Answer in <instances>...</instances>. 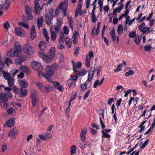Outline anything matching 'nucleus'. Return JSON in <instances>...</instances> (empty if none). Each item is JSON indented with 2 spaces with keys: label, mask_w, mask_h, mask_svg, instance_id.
Listing matches in <instances>:
<instances>
[{
  "label": "nucleus",
  "mask_w": 155,
  "mask_h": 155,
  "mask_svg": "<svg viewBox=\"0 0 155 155\" xmlns=\"http://www.w3.org/2000/svg\"><path fill=\"white\" fill-rule=\"evenodd\" d=\"M110 35L113 41H115L116 40V35L114 30H113L110 32Z\"/></svg>",
  "instance_id": "a18cd8bd"
},
{
  "label": "nucleus",
  "mask_w": 155,
  "mask_h": 155,
  "mask_svg": "<svg viewBox=\"0 0 155 155\" xmlns=\"http://www.w3.org/2000/svg\"><path fill=\"white\" fill-rule=\"evenodd\" d=\"M70 110V109L69 107L68 106L66 109L65 111V114L66 116L68 117L70 116L69 112Z\"/></svg>",
  "instance_id": "0e129e2a"
},
{
  "label": "nucleus",
  "mask_w": 155,
  "mask_h": 155,
  "mask_svg": "<svg viewBox=\"0 0 155 155\" xmlns=\"http://www.w3.org/2000/svg\"><path fill=\"white\" fill-rule=\"evenodd\" d=\"M20 51V49L19 48L11 50L7 52V55L8 56L11 58L16 57L18 55Z\"/></svg>",
  "instance_id": "20e7f679"
},
{
  "label": "nucleus",
  "mask_w": 155,
  "mask_h": 155,
  "mask_svg": "<svg viewBox=\"0 0 155 155\" xmlns=\"http://www.w3.org/2000/svg\"><path fill=\"white\" fill-rule=\"evenodd\" d=\"M79 35V34L77 32H75L74 33L72 37L73 42L74 44L77 43Z\"/></svg>",
  "instance_id": "393cba45"
},
{
  "label": "nucleus",
  "mask_w": 155,
  "mask_h": 155,
  "mask_svg": "<svg viewBox=\"0 0 155 155\" xmlns=\"http://www.w3.org/2000/svg\"><path fill=\"white\" fill-rule=\"evenodd\" d=\"M3 77L6 80H7L12 78L11 74L8 72H5L3 74Z\"/></svg>",
  "instance_id": "4c0bfd02"
},
{
  "label": "nucleus",
  "mask_w": 155,
  "mask_h": 155,
  "mask_svg": "<svg viewBox=\"0 0 155 155\" xmlns=\"http://www.w3.org/2000/svg\"><path fill=\"white\" fill-rule=\"evenodd\" d=\"M14 78L12 77L7 80L9 87H12L14 85Z\"/></svg>",
  "instance_id": "473e14b6"
},
{
  "label": "nucleus",
  "mask_w": 155,
  "mask_h": 155,
  "mask_svg": "<svg viewBox=\"0 0 155 155\" xmlns=\"http://www.w3.org/2000/svg\"><path fill=\"white\" fill-rule=\"evenodd\" d=\"M31 38L32 39H33L35 37H36V35L35 28L34 25L31 26Z\"/></svg>",
  "instance_id": "aec40b11"
},
{
  "label": "nucleus",
  "mask_w": 155,
  "mask_h": 155,
  "mask_svg": "<svg viewBox=\"0 0 155 155\" xmlns=\"http://www.w3.org/2000/svg\"><path fill=\"white\" fill-rule=\"evenodd\" d=\"M46 73L45 74L47 76H52L54 73V68L51 66H47L46 68Z\"/></svg>",
  "instance_id": "4468645a"
},
{
  "label": "nucleus",
  "mask_w": 155,
  "mask_h": 155,
  "mask_svg": "<svg viewBox=\"0 0 155 155\" xmlns=\"http://www.w3.org/2000/svg\"><path fill=\"white\" fill-rule=\"evenodd\" d=\"M12 59L6 57L5 62L6 64L8 66L12 63Z\"/></svg>",
  "instance_id": "37998d69"
},
{
  "label": "nucleus",
  "mask_w": 155,
  "mask_h": 155,
  "mask_svg": "<svg viewBox=\"0 0 155 155\" xmlns=\"http://www.w3.org/2000/svg\"><path fill=\"white\" fill-rule=\"evenodd\" d=\"M94 53L93 51H90L88 54L86 56L85 62V66L88 68L90 66V62L91 58L93 57Z\"/></svg>",
  "instance_id": "39448f33"
},
{
  "label": "nucleus",
  "mask_w": 155,
  "mask_h": 155,
  "mask_svg": "<svg viewBox=\"0 0 155 155\" xmlns=\"http://www.w3.org/2000/svg\"><path fill=\"white\" fill-rule=\"evenodd\" d=\"M38 46L41 51H43L47 47V45L45 42L41 41L40 42Z\"/></svg>",
  "instance_id": "b1692460"
},
{
  "label": "nucleus",
  "mask_w": 155,
  "mask_h": 155,
  "mask_svg": "<svg viewBox=\"0 0 155 155\" xmlns=\"http://www.w3.org/2000/svg\"><path fill=\"white\" fill-rule=\"evenodd\" d=\"M87 146H91V143L89 141H87L85 144L82 145L80 147V148L81 150V152L82 153H83L84 152V150L86 148Z\"/></svg>",
  "instance_id": "7c9ffc66"
},
{
  "label": "nucleus",
  "mask_w": 155,
  "mask_h": 155,
  "mask_svg": "<svg viewBox=\"0 0 155 155\" xmlns=\"http://www.w3.org/2000/svg\"><path fill=\"white\" fill-rule=\"evenodd\" d=\"M43 34L45 38L47 41H48L49 37L48 35V32L45 28H44L43 30Z\"/></svg>",
  "instance_id": "a19ab883"
},
{
  "label": "nucleus",
  "mask_w": 155,
  "mask_h": 155,
  "mask_svg": "<svg viewBox=\"0 0 155 155\" xmlns=\"http://www.w3.org/2000/svg\"><path fill=\"white\" fill-rule=\"evenodd\" d=\"M111 109L112 113L114 114L113 117L114 118L115 123H116L117 122V114L115 112V106L114 104L112 105Z\"/></svg>",
  "instance_id": "412c9836"
},
{
  "label": "nucleus",
  "mask_w": 155,
  "mask_h": 155,
  "mask_svg": "<svg viewBox=\"0 0 155 155\" xmlns=\"http://www.w3.org/2000/svg\"><path fill=\"white\" fill-rule=\"evenodd\" d=\"M91 21L93 23H95L97 19L96 18L95 15V14H91Z\"/></svg>",
  "instance_id": "603ef678"
},
{
  "label": "nucleus",
  "mask_w": 155,
  "mask_h": 155,
  "mask_svg": "<svg viewBox=\"0 0 155 155\" xmlns=\"http://www.w3.org/2000/svg\"><path fill=\"white\" fill-rule=\"evenodd\" d=\"M65 41L67 46L69 48H70L72 44V41L69 38H66L65 39Z\"/></svg>",
  "instance_id": "72a5a7b5"
},
{
  "label": "nucleus",
  "mask_w": 155,
  "mask_h": 155,
  "mask_svg": "<svg viewBox=\"0 0 155 155\" xmlns=\"http://www.w3.org/2000/svg\"><path fill=\"white\" fill-rule=\"evenodd\" d=\"M88 84V83H87L85 82L84 84H82L81 85V87L82 91H84L86 90Z\"/></svg>",
  "instance_id": "de8ad7c7"
},
{
  "label": "nucleus",
  "mask_w": 155,
  "mask_h": 155,
  "mask_svg": "<svg viewBox=\"0 0 155 155\" xmlns=\"http://www.w3.org/2000/svg\"><path fill=\"white\" fill-rule=\"evenodd\" d=\"M55 50V49L54 47H52L48 53L47 58L48 60H49L50 62L51 60L54 58L55 55L54 53Z\"/></svg>",
  "instance_id": "1a4fd4ad"
},
{
  "label": "nucleus",
  "mask_w": 155,
  "mask_h": 155,
  "mask_svg": "<svg viewBox=\"0 0 155 155\" xmlns=\"http://www.w3.org/2000/svg\"><path fill=\"white\" fill-rule=\"evenodd\" d=\"M17 129L15 127H14L9 130V133L8 134V136L10 138L15 139V137L14 136V135H17Z\"/></svg>",
  "instance_id": "2eb2a0df"
},
{
  "label": "nucleus",
  "mask_w": 155,
  "mask_h": 155,
  "mask_svg": "<svg viewBox=\"0 0 155 155\" xmlns=\"http://www.w3.org/2000/svg\"><path fill=\"white\" fill-rule=\"evenodd\" d=\"M82 0H79L78 4V6L77 7L75 12V16L77 17L80 14L82 15L81 12V9L82 4L81 1Z\"/></svg>",
  "instance_id": "ddd939ff"
},
{
  "label": "nucleus",
  "mask_w": 155,
  "mask_h": 155,
  "mask_svg": "<svg viewBox=\"0 0 155 155\" xmlns=\"http://www.w3.org/2000/svg\"><path fill=\"white\" fill-rule=\"evenodd\" d=\"M134 73V71L132 70H130L125 73V75L126 76H128L129 75H132Z\"/></svg>",
  "instance_id": "4d7b16f0"
},
{
  "label": "nucleus",
  "mask_w": 155,
  "mask_h": 155,
  "mask_svg": "<svg viewBox=\"0 0 155 155\" xmlns=\"http://www.w3.org/2000/svg\"><path fill=\"white\" fill-rule=\"evenodd\" d=\"M50 31L51 33V40L54 41L55 40L56 38L57 37V35L56 33L54 31H53L51 29H50Z\"/></svg>",
  "instance_id": "c9c22d12"
},
{
  "label": "nucleus",
  "mask_w": 155,
  "mask_h": 155,
  "mask_svg": "<svg viewBox=\"0 0 155 155\" xmlns=\"http://www.w3.org/2000/svg\"><path fill=\"white\" fill-rule=\"evenodd\" d=\"M18 25L19 26L23 27L26 29H29V26L28 24L24 23L23 22H20L18 23Z\"/></svg>",
  "instance_id": "f704fd0d"
},
{
  "label": "nucleus",
  "mask_w": 155,
  "mask_h": 155,
  "mask_svg": "<svg viewBox=\"0 0 155 155\" xmlns=\"http://www.w3.org/2000/svg\"><path fill=\"white\" fill-rule=\"evenodd\" d=\"M145 25V24L143 22L138 26L139 29L143 34H147L153 31V29L150 30L149 27H146Z\"/></svg>",
  "instance_id": "f257e3e1"
},
{
  "label": "nucleus",
  "mask_w": 155,
  "mask_h": 155,
  "mask_svg": "<svg viewBox=\"0 0 155 155\" xmlns=\"http://www.w3.org/2000/svg\"><path fill=\"white\" fill-rule=\"evenodd\" d=\"M19 84L21 87V88H26L28 87V84L27 82L23 80H21L19 82Z\"/></svg>",
  "instance_id": "c85d7f7f"
},
{
  "label": "nucleus",
  "mask_w": 155,
  "mask_h": 155,
  "mask_svg": "<svg viewBox=\"0 0 155 155\" xmlns=\"http://www.w3.org/2000/svg\"><path fill=\"white\" fill-rule=\"evenodd\" d=\"M41 75L42 77L46 78L50 84H51L52 83H53V82L51 79V77H50L51 76H47L46 74H44V73L42 72H39V75L40 76Z\"/></svg>",
  "instance_id": "4be33fe9"
},
{
  "label": "nucleus",
  "mask_w": 155,
  "mask_h": 155,
  "mask_svg": "<svg viewBox=\"0 0 155 155\" xmlns=\"http://www.w3.org/2000/svg\"><path fill=\"white\" fill-rule=\"evenodd\" d=\"M27 90L26 89H23V88H21L18 94L21 97H24L27 95Z\"/></svg>",
  "instance_id": "cd10ccee"
},
{
  "label": "nucleus",
  "mask_w": 155,
  "mask_h": 155,
  "mask_svg": "<svg viewBox=\"0 0 155 155\" xmlns=\"http://www.w3.org/2000/svg\"><path fill=\"white\" fill-rule=\"evenodd\" d=\"M36 23L38 27L39 28H40L43 25V18L41 17L38 18L37 19Z\"/></svg>",
  "instance_id": "bb28decb"
},
{
  "label": "nucleus",
  "mask_w": 155,
  "mask_h": 155,
  "mask_svg": "<svg viewBox=\"0 0 155 155\" xmlns=\"http://www.w3.org/2000/svg\"><path fill=\"white\" fill-rule=\"evenodd\" d=\"M99 83H100L99 80L98 79L96 80L95 81L94 83L93 84V87L94 88H96L98 85L99 86Z\"/></svg>",
  "instance_id": "680f3d73"
},
{
  "label": "nucleus",
  "mask_w": 155,
  "mask_h": 155,
  "mask_svg": "<svg viewBox=\"0 0 155 155\" xmlns=\"http://www.w3.org/2000/svg\"><path fill=\"white\" fill-rule=\"evenodd\" d=\"M15 123V119L11 118L8 120L5 123V126H7L8 127L11 128L12 127Z\"/></svg>",
  "instance_id": "dca6fc26"
},
{
  "label": "nucleus",
  "mask_w": 155,
  "mask_h": 155,
  "mask_svg": "<svg viewBox=\"0 0 155 155\" xmlns=\"http://www.w3.org/2000/svg\"><path fill=\"white\" fill-rule=\"evenodd\" d=\"M102 137L106 138H109L110 137V135L107 133H105L104 131H101Z\"/></svg>",
  "instance_id": "3c124183"
},
{
  "label": "nucleus",
  "mask_w": 155,
  "mask_h": 155,
  "mask_svg": "<svg viewBox=\"0 0 155 155\" xmlns=\"http://www.w3.org/2000/svg\"><path fill=\"white\" fill-rule=\"evenodd\" d=\"M72 65L73 66V69L74 72H76L78 71L77 68L78 67L76 65V64L73 61H71Z\"/></svg>",
  "instance_id": "6e6d98bb"
},
{
  "label": "nucleus",
  "mask_w": 155,
  "mask_h": 155,
  "mask_svg": "<svg viewBox=\"0 0 155 155\" xmlns=\"http://www.w3.org/2000/svg\"><path fill=\"white\" fill-rule=\"evenodd\" d=\"M25 12L26 14L31 12V10L29 6L26 5L25 7Z\"/></svg>",
  "instance_id": "e2e57ef3"
},
{
  "label": "nucleus",
  "mask_w": 155,
  "mask_h": 155,
  "mask_svg": "<svg viewBox=\"0 0 155 155\" xmlns=\"http://www.w3.org/2000/svg\"><path fill=\"white\" fill-rule=\"evenodd\" d=\"M13 91L15 93V94H18L19 93V89L18 87L15 86H14L12 88Z\"/></svg>",
  "instance_id": "09e8293b"
},
{
  "label": "nucleus",
  "mask_w": 155,
  "mask_h": 155,
  "mask_svg": "<svg viewBox=\"0 0 155 155\" xmlns=\"http://www.w3.org/2000/svg\"><path fill=\"white\" fill-rule=\"evenodd\" d=\"M99 120L101 128L102 130H103L105 127V125L104 124L103 122L101 120V118L100 117Z\"/></svg>",
  "instance_id": "338daca9"
},
{
  "label": "nucleus",
  "mask_w": 155,
  "mask_h": 155,
  "mask_svg": "<svg viewBox=\"0 0 155 155\" xmlns=\"http://www.w3.org/2000/svg\"><path fill=\"white\" fill-rule=\"evenodd\" d=\"M7 0H0V9L4 10L8 9L9 6V4L6 2Z\"/></svg>",
  "instance_id": "0eeeda50"
},
{
  "label": "nucleus",
  "mask_w": 155,
  "mask_h": 155,
  "mask_svg": "<svg viewBox=\"0 0 155 155\" xmlns=\"http://www.w3.org/2000/svg\"><path fill=\"white\" fill-rule=\"evenodd\" d=\"M8 100V98L5 93H0V101L7 102Z\"/></svg>",
  "instance_id": "a878e982"
},
{
  "label": "nucleus",
  "mask_w": 155,
  "mask_h": 155,
  "mask_svg": "<svg viewBox=\"0 0 155 155\" xmlns=\"http://www.w3.org/2000/svg\"><path fill=\"white\" fill-rule=\"evenodd\" d=\"M40 0H35L34 2L35 6H34V10L35 13L37 15H39L42 9L40 8L39 3Z\"/></svg>",
  "instance_id": "423d86ee"
},
{
  "label": "nucleus",
  "mask_w": 155,
  "mask_h": 155,
  "mask_svg": "<svg viewBox=\"0 0 155 155\" xmlns=\"http://www.w3.org/2000/svg\"><path fill=\"white\" fill-rule=\"evenodd\" d=\"M76 149L77 147L75 145H73L71 147L70 149V153L71 155L74 154L75 153Z\"/></svg>",
  "instance_id": "79ce46f5"
},
{
  "label": "nucleus",
  "mask_w": 155,
  "mask_h": 155,
  "mask_svg": "<svg viewBox=\"0 0 155 155\" xmlns=\"http://www.w3.org/2000/svg\"><path fill=\"white\" fill-rule=\"evenodd\" d=\"M152 47L150 45H147L144 47V50L145 51H149L151 50Z\"/></svg>",
  "instance_id": "49530a36"
},
{
  "label": "nucleus",
  "mask_w": 155,
  "mask_h": 155,
  "mask_svg": "<svg viewBox=\"0 0 155 155\" xmlns=\"http://www.w3.org/2000/svg\"><path fill=\"white\" fill-rule=\"evenodd\" d=\"M46 17L47 18V19H46V23L48 25H49L50 23H51V18H52V17H48L46 16Z\"/></svg>",
  "instance_id": "052dcab7"
},
{
  "label": "nucleus",
  "mask_w": 155,
  "mask_h": 155,
  "mask_svg": "<svg viewBox=\"0 0 155 155\" xmlns=\"http://www.w3.org/2000/svg\"><path fill=\"white\" fill-rule=\"evenodd\" d=\"M31 66L33 69L35 70L40 72H42L41 70L43 68V67L41 64L38 62L36 61H33L32 62Z\"/></svg>",
  "instance_id": "f03ea898"
},
{
  "label": "nucleus",
  "mask_w": 155,
  "mask_h": 155,
  "mask_svg": "<svg viewBox=\"0 0 155 155\" xmlns=\"http://www.w3.org/2000/svg\"><path fill=\"white\" fill-rule=\"evenodd\" d=\"M64 30V33L66 35H67L69 33V29L67 27L65 26L63 28Z\"/></svg>",
  "instance_id": "774afa93"
},
{
  "label": "nucleus",
  "mask_w": 155,
  "mask_h": 155,
  "mask_svg": "<svg viewBox=\"0 0 155 155\" xmlns=\"http://www.w3.org/2000/svg\"><path fill=\"white\" fill-rule=\"evenodd\" d=\"M62 20L60 18H58L57 19L56 26L55 28V31L56 32H58L61 28V25L62 24Z\"/></svg>",
  "instance_id": "f8f14e48"
},
{
  "label": "nucleus",
  "mask_w": 155,
  "mask_h": 155,
  "mask_svg": "<svg viewBox=\"0 0 155 155\" xmlns=\"http://www.w3.org/2000/svg\"><path fill=\"white\" fill-rule=\"evenodd\" d=\"M4 101H0V105L3 108L6 109L8 107V104Z\"/></svg>",
  "instance_id": "ea45409f"
},
{
  "label": "nucleus",
  "mask_w": 155,
  "mask_h": 155,
  "mask_svg": "<svg viewBox=\"0 0 155 155\" xmlns=\"http://www.w3.org/2000/svg\"><path fill=\"white\" fill-rule=\"evenodd\" d=\"M96 30V28L95 27H94L93 28L92 31V33H91V35L93 37H94L95 36V35H97L99 31H100V29H99L97 28V29L96 30V34H95V33L94 32V31Z\"/></svg>",
  "instance_id": "58836bf2"
},
{
  "label": "nucleus",
  "mask_w": 155,
  "mask_h": 155,
  "mask_svg": "<svg viewBox=\"0 0 155 155\" xmlns=\"http://www.w3.org/2000/svg\"><path fill=\"white\" fill-rule=\"evenodd\" d=\"M26 59V57L24 55H21L19 56L16 61L18 65H20L21 63L24 61Z\"/></svg>",
  "instance_id": "f3484780"
},
{
  "label": "nucleus",
  "mask_w": 155,
  "mask_h": 155,
  "mask_svg": "<svg viewBox=\"0 0 155 155\" xmlns=\"http://www.w3.org/2000/svg\"><path fill=\"white\" fill-rule=\"evenodd\" d=\"M45 92H49L52 90V86L50 85L49 84H47L45 86Z\"/></svg>",
  "instance_id": "8fccbe9b"
},
{
  "label": "nucleus",
  "mask_w": 155,
  "mask_h": 155,
  "mask_svg": "<svg viewBox=\"0 0 155 155\" xmlns=\"http://www.w3.org/2000/svg\"><path fill=\"white\" fill-rule=\"evenodd\" d=\"M60 38L59 40V42L61 43L63 42V40L65 38V36L63 33H61L60 35Z\"/></svg>",
  "instance_id": "13d9d810"
},
{
  "label": "nucleus",
  "mask_w": 155,
  "mask_h": 155,
  "mask_svg": "<svg viewBox=\"0 0 155 155\" xmlns=\"http://www.w3.org/2000/svg\"><path fill=\"white\" fill-rule=\"evenodd\" d=\"M53 84L54 86L59 91H63V88L62 86L61 85L60 83L57 81L53 82Z\"/></svg>",
  "instance_id": "6ab92c4d"
},
{
  "label": "nucleus",
  "mask_w": 155,
  "mask_h": 155,
  "mask_svg": "<svg viewBox=\"0 0 155 155\" xmlns=\"http://www.w3.org/2000/svg\"><path fill=\"white\" fill-rule=\"evenodd\" d=\"M124 7V4H121L118 7L114 9L113 11L112 15L116 17V13L117 12L119 13L120 12L121 10L123 9Z\"/></svg>",
  "instance_id": "a211bd4d"
},
{
  "label": "nucleus",
  "mask_w": 155,
  "mask_h": 155,
  "mask_svg": "<svg viewBox=\"0 0 155 155\" xmlns=\"http://www.w3.org/2000/svg\"><path fill=\"white\" fill-rule=\"evenodd\" d=\"M87 73V71L84 70H83L81 71H78V75L80 76H83L85 75Z\"/></svg>",
  "instance_id": "bf43d9fd"
},
{
  "label": "nucleus",
  "mask_w": 155,
  "mask_h": 155,
  "mask_svg": "<svg viewBox=\"0 0 155 155\" xmlns=\"http://www.w3.org/2000/svg\"><path fill=\"white\" fill-rule=\"evenodd\" d=\"M21 69L26 74H28L30 72V69L26 66H21Z\"/></svg>",
  "instance_id": "c756f323"
},
{
  "label": "nucleus",
  "mask_w": 155,
  "mask_h": 155,
  "mask_svg": "<svg viewBox=\"0 0 155 155\" xmlns=\"http://www.w3.org/2000/svg\"><path fill=\"white\" fill-rule=\"evenodd\" d=\"M15 34L18 36L25 37V33L23 29L20 27H17L15 28Z\"/></svg>",
  "instance_id": "6e6552de"
},
{
  "label": "nucleus",
  "mask_w": 155,
  "mask_h": 155,
  "mask_svg": "<svg viewBox=\"0 0 155 155\" xmlns=\"http://www.w3.org/2000/svg\"><path fill=\"white\" fill-rule=\"evenodd\" d=\"M87 132V129L86 128L83 127L81 130L80 134L81 139L84 142L86 140V134Z\"/></svg>",
  "instance_id": "9d476101"
},
{
  "label": "nucleus",
  "mask_w": 155,
  "mask_h": 155,
  "mask_svg": "<svg viewBox=\"0 0 155 155\" xmlns=\"http://www.w3.org/2000/svg\"><path fill=\"white\" fill-rule=\"evenodd\" d=\"M67 82L69 86L70 87H71V86L75 84V82H74L73 80H72L71 78L68 79L67 81Z\"/></svg>",
  "instance_id": "5fc2aeb1"
},
{
  "label": "nucleus",
  "mask_w": 155,
  "mask_h": 155,
  "mask_svg": "<svg viewBox=\"0 0 155 155\" xmlns=\"http://www.w3.org/2000/svg\"><path fill=\"white\" fill-rule=\"evenodd\" d=\"M23 50L25 53L28 55L32 54L33 53L32 48L28 43H26L23 45Z\"/></svg>",
  "instance_id": "7ed1b4c3"
},
{
  "label": "nucleus",
  "mask_w": 155,
  "mask_h": 155,
  "mask_svg": "<svg viewBox=\"0 0 155 155\" xmlns=\"http://www.w3.org/2000/svg\"><path fill=\"white\" fill-rule=\"evenodd\" d=\"M3 26L4 28L7 30L10 27V25L8 21L5 22L3 24Z\"/></svg>",
  "instance_id": "864d4df0"
},
{
  "label": "nucleus",
  "mask_w": 155,
  "mask_h": 155,
  "mask_svg": "<svg viewBox=\"0 0 155 155\" xmlns=\"http://www.w3.org/2000/svg\"><path fill=\"white\" fill-rule=\"evenodd\" d=\"M94 71L95 69L94 67H92L90 68V71L89 72L87 79L86 81L87 83L89 84L90 81L92 80Z\"/></svg>",
  "instance_id": "9b49d317"
},
{
  "label": "nucleus",
  "mask_w": 155,
  "mask_h": 155,
  "mask_svg": "<svg viewBox=\"0 0 155 155\" xmlns=\"http://www.w3.org/2000/svg\"><path fill=\"white\" fill-rule=\"evenodd\" d=\"M59 8L63 10H66L67 5L66 4V1H65L64 2H61L59 6Z\"/></svg>",
  "instance_id": "2f4dec72"
},
{
  "label": "nucleus",
  "mask_w": 155,
  "mask_h": 155,
  "mask_svg": "<svg viewBox=\"0 0 155 155\" xmlns=\"http://www.w3.org/2000/svg\"><path fill=\"white\" fill-rule=\"evenodd\" d=\"M123 31V28L122 25H119L117 28V31L119 35L121 34Z\"/></svg>",
  "instance_id": "c03bdc74"
},
{
  "label": "nucleus",
  "mask_w": 155,
  "mask_h": 155,
  "mask_svg": "<svg viewBox=\"0 0 155 155\" xmlns=\"http://www.w3.org/2000/svg\"><path fill=\"white\" fill-rule=\"evenodd\" d=\"M39 56L42 58L43 60L46 61L48 63L50 62L49 60H48L47 58V55L45 54L43 52H39L38 53Z\"/></svg>",
  "instance_id": "5701e85b"
},
{
  "label": "nucleus",
  "mask_w": 155,
  "mask_h": 155,
  "mask_svg": "<svg viewBox=\"0 0 155 155\" xmlns=\"http://www.w3.org/2000/svg\"><path fill=\"white\" fill-rule=\"evenodd\" d=\"M136 34L135 31L130 32L129 34V36L130 38H133L136 36Z\"/></svg>",
  "instance_id": "69168bd1"
},
{
  "label": "nucleus",
  "mask_w": 155,
  "mask_h": 155,
  "mask_svg": "<svg viewBox=\"0 0 155 155\" xmlns=\"http://www.w3.org/2000/svg\"><path fill=\"white\" fill-rule=\"evenodd\" d=\"M134 40L136 44L137 45H139L140 43L141 38L138 35H137L134 38Z\"/></svg>",
  "instance_id": "e433bc0d"
}]
</instances>
